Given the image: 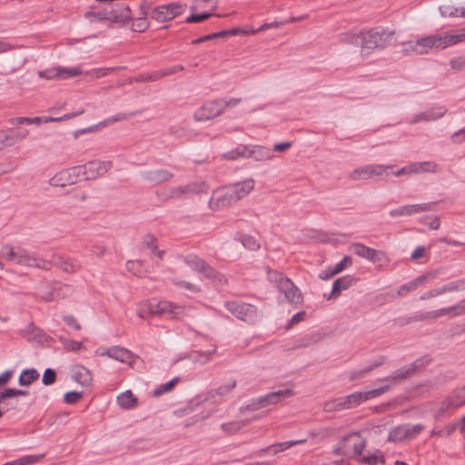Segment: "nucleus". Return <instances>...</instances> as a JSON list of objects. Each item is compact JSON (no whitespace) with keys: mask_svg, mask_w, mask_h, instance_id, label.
<instances>
[{"mask_svg":"<svg viewBox=\"0 0 465 465\" xmlns=\"http://www.w3.org/2000/svg\"><path fill=\"white\" fill-rule=\"evenodd\" d=\"M413 166H416L417 171L415 173H437L439 171V165L434 162H416L412 163Z\"/></svg>","mask_w":465,"mask_h":465,"instance_id":"ea45409f","label":"nucleus"},{"mask_svg":"<svg viewBox=\"0 0 465 465\" xmlns=\"http://www.w3.org/2000/svg\"><path fill=\"white\" fill-rule=\"evenodd\" d=\"M428 363L427 360L419 359L412 362L410 366L401 367L397 371H393L391 375L385 377L382 381H390L391 384H397L401 381L411 377L420 368L425 366Z\"/></svg>","mask_w":465,"mask_h":465,"instance_id":"2eb2a0df","label":"nucleus"},{"mask_svg":"<svg viewBox=\"0 0 465 465\" xmlns=\"http://www.w3.org/2000/svg\"><path fill=\"white\" fill-rule=\"evenodd\" d=\"M395 41V33L381 27L363 29L352 39V44L361 46L362 56H368L376 50H383Z\"/></svg>","mask_w":465,"mask_h":465,"instance_id":"f257e3e1","label":"nucleus"},{"mask_svg":"<svg viewBox=\"0 0 465 465\" xmlns=\"http://www.w3.org/2000/svg\"><path fill=\"white\" fill-rule=\"evenodd\" d=\"M305 441H306V440L302 439V440H287V441L276 442V443H273V444L268 446L267 448L259 450L256 452V455L262 456L266 451H269V452H271L272 454L274 455V454L282 452V451L288 450L291 447L296 446L298 444H302V443H303Z\"/></svg>","mask_w":465,"mask_h":465,"instance_id":"c756f323","label":"nucleus"},{"mask_svg":"<svg viewBox=\"0 0 465 465\" xmlns=\"http://www.w3.org/2000/svg\"><path fill=\"white\" fill-rule=\"evenodd\" d=\"M267 274L269 281L279 290L282 288V282L283 281L290 280L289 278L283 276L282 272L273 270H269Z\"/></svg>","mask_w":465,"mask_h":465,"instance_id":"8fccbe9b","label":"nucleus"},{"mask_svg":"<svg viewBox=\"0 0 465 465\" xmlns=\"http://www.w3.org/2000/svg\"><path fill=\"white\" fill-rule=\"evenodd\" d=\"M178 381H179V378L178 377H174L173 379L170 380L169 381L158 385L153 390V395L154 396H160V395H163V394L170 391L174 387V385L176 384V382Z\"/></svg>","mask_w":465,"mask_h":465,"instance_id":"de8ad7c7","label":"nucleus"},{"mask_svg":"<svg viewBox=\"0 0 465 465\" xmlns=\"http://www.w3.org/2000/svg\"><path fill=\"white\" fill-rule=\"evenodd\" d=\"M84 16L89 19L90 21L98 20V21H104V20H109L112 21V17L109 12V8L106 7L104 10L100 11H94L90 10L87 11L84 14Z\"/></svg>","mask_w":465,"mask_h":465,"instance_id":"a19ab883","label":"nucleus"},{"mask_svg":"<svg viewBox=\"0 0 465 465\" xmlns=\"http://www.w3.org/2000/svg\"><path fill=\"white\" fill-rule=\"evenodd\" d=\"M183 66L181 65V64H177V65H173V66H169V67H166V68L159 70L156 73V76L155 77H151V79L154 80V79H156L158 77H163V76L170 75V74H175V73L183 71Z\"/></svg>","mask_w":465,"mask_h":465,"instance_id":"864d4df0","label":"nucleus"},{"mask_svg":"<svg viewBox=\"0 0 465 465\" xmlns=\"http://www.w3.org/2000/svg\"><path fill=\"white\" fill-rule=\"evenodd\" d=\"M59 340L63 344L64 350H66L67 351L75 352L83 348V342L81 341H74L64 337H60Z\"/></svg>","mask_w":465,"mask_h":465,"instance_id":"49530a36","label":"nucleus"},{"mask_svg":"<svg viewBox=\"0 0 465 465\" xmlns=\"http://www.w3.org/2000/svg\"><path fill=\"white\" fill-rule=\"evenodd\" d=\"M71 292L72 287L70 285L62 282H54L50 287V291L41 294V299L45 302H51L64 298L70 295Z\"/></svg>","mask_w":465,"mask_h":465,"instance_id":"4be33fe9","label":"nucleus"},{"mask_svg":"<svg viewBox=\"0 0 465 465\" xmlns=\"http://www.w3.org/2000/svg\"><path fill=\"white\" fill-rule=\"evenodd\" d=\"M144 180L153 184H158L169 181L173 177V173L165 169H155L142 173Z\"/></svg>","mask_w":465,"mask_h":465,"instance_id":"c85d7f7f","label":"nucleus"},{"mask_svg":"<svg viewBox=\"0 0 465 465\" xmlns=\"http://www.w3.org/2000/svg\"><path fill=\"white\" fill-rule=\"evenodd\" d=\"M392 166L389 164H367L354 169L350 178L354 181L367 180L372 177H386Z\"/></svg>","mask_w":465,"mask_h":465,"instance_id":"423d86ee","label":"nucleus"},{"mask_svg":"<svg viewBox=\"0 0 465 465\" xmlns=\"http://www.w3.org/2000/svg\"><path fill=\"white\" fill-rule=\"evenodd\" d=\"M100 356H106L123 363H131L133 361L134 354L131 351L121 347L113 346L99 353Z\"/></svg>","mask_w":465,"mask_h":465,"instance_id":"5701e85b","label":"nucleus"},{"mask_svg":"<svg viewBox=\"0 0 465 465\" xmlns=\"http://www.w3.org/2000/svg\"><path fill=\"white\" fill-rule=\"evenodd\" d=\"M83 176L84 180L95 179L98 176L105 174L112 167L111 161H91L84 165Z\"/></svg>","mask_w":465,"mask_h":465,"instance_id":"6ab92c4d","label":"nucleus"},{"mask_svg":"<svg viewBox=\"0 0 465 465\" xmlns=\"http://www.w3.org/2000/svg\"><path fill=\"white\" fill-rule=\"evenodd\" d=\"M185 10V5L179 3H170L155 7L152 13V19L158 23H164L181 15Z\"/></svg>","mask_w":465,"mask_h":465,"instance_id":"6e6552de","label":"nucleus"},{"mask_svg":"<svg viewBox=\"0 0 465 465\" xmlns=\"http://www.w3.org/2000/svg\"><path fill=\"white\" fill-rule=\"evenodd\" d=\"M72 378L82 386H88L92 382L91 371L82 365L75 368Z\"/></svg>","mask_w":465,"mask_h":465,"instance_id":"f704fd0d","label":"nucleus"},{"mask_svg":"<svg viewBox=\"0 0 465 465\" xmlns=\"http://www.w3.org/2000/svg\"><path fill=\"white\" fill-rule=\"evenodd\" d=\"M207 190L205 183H191L184 186H178L172 190V197H180L183 194L203 193Z\"/></svg>","mask_w":465,"mask_h":465,"instance_id":"7c9ffc66","label":"nucleus"},{"mask_svg":"<svg viewBox=\"0 0 465 465\" xmlns=\"http://www.w3.org/2000/svg\"><path fill=\"white\" fill-rule=\"evenodd\" d=\"M29 134V131L25 128H17L12 130L9 134L0 132V149L5 146H11L19 141L25 139Z\"/></svg>","mask_w":465,"mask_h":465,"instance_id":"b1692460","label":"nucleus"},{"mask_svg":"<svg viewBox=\"0 0 465 465\" xmlns=\"http://www.w3.org/2000/svg\"><path fill=\"white\" fill-rule=\"evenodd\" d=\"M425 280L426 276L421 275L407 283L402 284L400 286L397 292L398 295L401 297L407 295L410 292L416 290L420 285H421Z\"/></svg>","mask_w":465,"mask_h":465,"instance_id":"c9c22d12","label":"nucleus"},{"mask_svg":"<svg viewBox=\"0 0 465 465\" xmlns=\"http://www.w3.org/2000/svg\"><path fill=\"white\" fill-rule=\"evenodd\" d=\"M224 110L223 100L205 102L195 113L197 121H207L220 115Z\"/></svg>","mask_w":465,"mask_h":465,"instance_id":"4468645a","label":"nucleus"},{"mask_svg":"<svg viewBox=\"0 0 465 465\" xmlns=\"http://www.w3.org/2000/svg\"><path fill=\"white\" fill-rule=\"evenodd\" d=\"M56 373L55 371L51 369L47 368L45 369L43 377H42V382L45 385H51L55 381Z\"/></svg>","mask_w":465,"mask_h":465,"instance_id":"bf43d9fd","label":"nucleus"},{"mask_svg":"<svg viewBox=\"0 0 465 465\" xmlns=\"http://www.w3.org/2000/svg\"><path fill=\"white\" fill-rule=\"evenodd\" d=\"M460 279L444 284L445 293L463 291Z\"/></svg>","mask_w":465,"mask_h":465,"instance_id":"e2e57ef3","label":"nucleus"},{"mask_svg":"<svg viewBox=\"0 0 465 465\" xmlns=\"http://www.w3.org/2000/svg\"><path fill=\"white\" fill-rule=\"evenodd\" d=\"M350 263H351V258L349 256H345L339 262L330 267L332 269V273L337 274L342 272Z\"/></svg>","mask_w":465,"mask_h":465,"instance_id":"052dcab7","label":"nucleus"},{"mask_svg":"<svg viewBox=\"0 0 465 465\" xmlns=\"http://www.w3.org/2000/svg\"><path fill=\"white\" fill-rule=\"evenodd\" d=\"M247 152V145L240 144L235 149L224 153L223 157L227 160H237L239 158H245Z\"/></svg>","mask_w":465,"mask_h":465,"instance_id":"c03bdc74","label":"nucleus"},{"mask_svg":"<svg viewBox=\"0 0 465 465\" xmlns=\"http://www.w3.org/2000/svg\"><path fill=\"white\" fill-rule=\"evenodd\" d=\"M442 316H447V310L445 308L427 312L424 314L415 316V320H427V319H434V318H440Z\"/></svg>","mask_w":465,"mask_h":465,"instance_id":"603ef678","label":"nucleus"},{"mask_svg":"<svg viewBox=\"0 0 465 465\" xmlns=\"http://www.w3.org/2000/svg\"><path fill=\"white\" fill-rule=\"evenodd\" d=\"M28 391L18 390L15 388L5 389L4 391L0 393V403L5 399L15 398L17 396H26Z\"/></svg>","mask_w":465,"mask_h":465,"instance_id":"3c124183","label":"nucleus"},{"mask_svg":"<svg viewBox=\"0 0 465 465\" xmlns=\"http://www.w3.org/2000/svg\"><path fill=\"white\" fill-rule=\"evenodd\" d=\"M435 203H423L415 204H406L390 211L391 217L411 216L420 213H426L433 210Z\"/></svg>","mask_w":465,"mask_h":465,"instance_id":"a211bd4d","label":"nucleus"},{"mask_svg":"<svg viewBox=\"0 0 465 465\" xmlns=\"http://www.w3.org/2000/svg\"><path fill=\"white\" fill-rule=\"evenodd\" d=\"M354 282V278L351 275H344L335 280L332 283V291L331 296L340 295L344 290L350 288Z\"/></svg>","mask_w":465,"mask_h":465,"instance_id":"72a5a7b5","label":"nucleus"},{"mask_svg":"<svg viewBox=\"0 0 465 465\" xmlns=\"http://www.w3.org/2000/svg\"><path fill=\"white\" fill-rule=\"evenodd\" d=\"M436 48L445 49L465 41V30L447 31L442 35H435Z\"/></svg>","mask_w":465,"mask_h":465,"instance_id":"412c9836","label":"nucleus"},{"mask_svg":"<svg viewBox=\"0 0 465 465\" xmlns=\"http://www.w3.org/2000/svg\"><path fill=\"white\" fill-rule=\"evenodd\" d=\"M48 262H50V268L52 265H54L66 272H74L80 267V262L78 261L65 259L57 254H53Z\"/></svg>","mask_w":465,"mask_h":465,"instance_id":"cd10ccee","label":"nucleus"},{"mask_svg":"<svg viewBox=\"0 0 465 465\" xmlns=\"http://www.w3.org/2000/svg\"><path fill=\"white\" fill-rule=\"evenodd\" d=\"M135 115L134 113H128V114H125V113H121V114H114L107 119H105L104 121H103L100 124L102 125H107V124H114V123H116V122H120V121H123V120H125L131 116H134Z\"/></svg>","mask_w":465,"mask_h":465,"instance_id":"5fc2aeb1","label":"nucleus"},{"mask_svg":"<svg viewBox=\"0 0 465 465\" xmlns=\"http://www.w3.org/2000/svg\"><path fill=\"white\" fill-rule=\"evenodd\" d=\"M42 123V119L39 116L36 117H16L13 120V124H40Z\"/></svg>","mask_w":465,"mask_h":465,"instance_id":"13d9d810","label":"nucleus"},{"mask_svg":"<svg viewBox=\"0 0 465 465\" xmlns=\"http://www.w3.org/2000/svg\"><path fill=\"white\" fill-rule=\"evenodd\" d=\"M116 401L121 408L128 410L134 406L136 399L131 391H125L117 396Z\"/></svg>","mask_w":465,"mask_h":465,"instance_id":"4c0bfd02","label":"nucleus"},{"mask_svg":"<svg viewBox=\"0 0 465 465\" xmlns=\"http://www.w3.org/2000/svg\"><path fill=\"white\" fill-rule=\"evenodd\" d=\"M235 202V197L230 186H228L215 190L209 200V205L212 209L218 210L228 207Z\"/></svg>","mask_w":465,"mask_h":465,"instance_id":"dca6fc26","label":"nucleus"},{"mask_svg":"<svg viewBox=\"0 0 465 465\" xmlns=\"http://www.w3.org/2000/svg\"><path fill=\"white\" fill-rule=\"evenodd\" d=\"M365 444V440L359 432H351L339 441L334 452L344 457H359L361 455Z\"/></svg>","mask_w":465,"mask_h":465,"instance_id":"7ed1b4c3","label":"nucleus"},{"mask_svg":"<svg viewBox=\"0 0 465 465\" xmlns=\"http://www.w3.org/2000/svg\"><path fill=\"white\" fill-rule=\"evenodd\" d=\"M350 252L371 262H381L386 259V255L383 252L377 251L360 242L352 243L350 246Z\"/></svg>","mask_w":465,"mask_h":465,"instance_id":"f3484780","label":"nucleus"},{"mask_svg":"<svg viewBox=\"0 0 465 465\" xmlns=\"http://www.w3.org/2000/svg\"><path fill=\"white\" fill-rule=\"evenodd\" d=\"M21 336L30 342L40 343L43 341L44 333L41 329L36 327L34 323L28 324L21 331Z\"/></svg>","mask_w":465,"mask_h":465,"instance_id":"473e14b6","label":"nucleus"},{"mask_svg":"<svg viewBox=\"0 0 465 465\" xmlns=\"http://www.w3.org/2000/svg\"><path fill=\"white\" fill-rule=\"evenodd\" d=\"M225 308L236 318L247 323H254L259 315L254 305L238 301H231L225 303Z\"/></svg>","mask_w":465,"mask_h":465,"instance_id":"39448f33","label":"nucleus"},{"mask_svg":"<svg viewBox=\"0 0 465 465\" xmlns=\"http://www.w3.org/2000/svg\"><path fill=\"white\" fill-rule=\"evenodd\" d=\"M108 8L112 21L125 22L130 20L132 17L131 8L124 3L110 4Z\"/></svg>","mask_w":465,"mask_h":465,"instance_id":"a878e982","label":"nucleus"},{"mask_svg":"<svg viewBox=\"0 0 465 465\" xmlns=\"http://www.w3.org/2000/svg\"><path fill=\"white\" fill-rule=\"evenodd\" d=\"M292 394L293 392L291 389H284L272 391L263 396H260L257 399H253L252 402L251 403V408L252 410H258L272 404H276L282 401L283 399L291 397Z\"/></svg>","mask_w":465,"mask_h":465,"instance_id":"9b49d317","label":"nucleus"},{"mask_svg":"<svg viewBox=\"0 0 465 465\" xmlns=\"http://www.w3.org/2000/svg\"><path fill=\"white\" fill-rule=\"evenodd\" d=\"M254 183V180L249 178L230 186L232 194L235 197V201L237 202L244 198L246 195H248L250 192L253 189Z\"/></svg>","mask_w":465,"mask_h":465,"instance_id":"2f4dec72","label":"nucleus"},{"mask_svg":"<svg viewBox=\"0 0 465 465\" xmlns=\"http://www.w3.org/2000/svg\"><path fill=\"white\" fill-rule=\"evenodd\" d=\"M447 113V109L443 105L433 106L424 111V115L428 117L426 122L435 121L441 118Z\"/></svg>","mask_w":465,"mask_h":465,"instance_id":"58836bf2","label":"nucleus"},{"mask_svg":"<svg viewBox=\"0 0 465 465\" xmlns=\"http://www.w3.org/2000/svg\"><path fill=\"white\" fill-rule=\"evenodd\" d=\"M38 378L39 373L35 369H25L21 372L18 379V383L21 386H28L35 381Z\"/></svg>","mask_w":465,"mask_h":465,"instance_id":"e433bc0d","label":"nucleus"},{"mask_svg":"<svg viewBox=\"0 0 465 465\" xmlns=\"http://www.w3.org/2000/svg\"><path fill=\"white\" fill-rule=\"evenodd\" d=\"M211 15H212V14L208 13V12H204L202 14L191 15L185 19V22L189 23V24L200 23V22H203V21L208 19Z\"/></svg>","mask_w":465,"mask_h":465,"instance_id":"0e129e2a","label":"nucleus"},{"mask_svg":"<svg viewBox=\"0 0 465 465\" xmlns=\"http://www.w3.org/2000/svg\"><path fill=\"white\" fill-rule=\"evenodd\" d=\"M83 396L82 392L68 391L64 394V401L67 404H74L77 402Z\"/></svg>","mask_w":465,"mask_h":465,"instance_id":"69168bd1","label":"nucleus"},{"mask_svg":"<svg viewBox=\"0 0 465 465\" xmlns=\"http://www.w3.org/2000/svg\"><path fill=\"white\" fill-rule=\"evenodd\" d=\"M16 264L26 266V267H34L42 270H50V262L48 260L40 258L29 251L18 248V256Z\"/></svg>","mask_w":465,"mask_h":465,"instance_id":"ddd939ff","label":"nucleus"},{"mask_svg":"<svg viewBox=\"0 0 465 465\" xmlns=\"http://www.w3.org/2000/svg\"><path fill=\"white\" fill-rule=\"evenodd\" d=\"M442 17L458 18L460 16V7H456L450 5H444L439 8Z\"/></svg>","mask_w":465,"mask_h":465,"instance_id":"a18cd8bd","label":"nucleus"},{"mask_svg":"<svg viewBox=\"0 0 465 465\" xmlns=\"http://www.w3.org/2000/svg\"><path fill=\"white\" fill-rule=\"evenodd\" d=\"M442 294H445V290H444V286L442 285L441 287H439V288H435V289H432V290H430L426 292H424L420 297V300H429L430 298H434V297H437V296H440V295H442Z\"/></svg>","mask_w":465,"mask_h":465,"instance_id":"680f3d73","label":"nucleus"},{"mask_svg":"<svg viewBox=\"0 0 465 465\" xmlns=\"http://www.w3.org/2000/svg\"><path fill=\"white\" fill-rule=\"evenodd\" d=\"M83 166H74L68 169H64L57 173L54 176L50 179V183L53 186L64 187L67 184H74L84 180Z\"/></svg>","mask_w":465,"mask_h":465,"instance_id":"0eeeda50","label":"nucleus"},{"mask_svg":"<svg viewBox=\"0 0 465 465\" xmlns=\"http://www.w3.org/2000/svg\"><path fill=\"white\" fill-rule=\"evenodd\" d=\"M43 457H44V454L26 455V456L21 457L18 460H15V462L17 465H30V464L38 462Z\"/></svg>","mask_w":465,"mask_h":465,"instance_id":"6e6d98bb","label":"nucleus"},{"mask_svg":"<svg viewBox=\"0 0 465 465\" xmlns=\"http://www.w3.org/2000/svg\"><path fill=\"white\" fill-rule=\"evenodd\" d=\"M447 317L455 318L465 314V298L452 306L446 307Z\"/></svg>","mask_w":465,"mask_h":465,"instance_id":"37998d69","label":"nucleus"},{"mask_svg":"<svg viewBox=\"0 0 465 465\" xmlns=\"http://www.w3.org/2000/svg\"><path fill=\"white\" fill-rule=\"evenodd\" d=\"M38 76L46 80L59 78L58 66L38 71Z\"/></svg>","mask_w":465,"mask_h":465,"instance_id":"4d7b16f0","label":"nucleus"},{"mask_svg":"<svg viewBox=\"0 0 465 465\" xmlns=\"http://www.w3.org/2000/svg\"><path fill=\"white\" fill-rule=\"evenodd\" d=\"M151 314H166L171 318L176 319L183 315L184 308L168 301L152 300L148 305Z\"/></svg>","mask_w":465,"mask_h":465,"instance_id":"1a4fd4ad","label":"nucleus"},{"mask_svg":"<svg viewBox=\"0 0 465 465\" xmlns=\"http://www.w3.org/2000/svg\"><path fill=\"white\" fill-rule=\"evenodd\" d=\"M465 406V385L455 388L441 402L435 412L436 419L450 415L457 409Z\"/></svg>","mask_w":465,"mask_h":465,"instance_id":"20e7f679","label":"nucleus"},{"mask_svg":"<svg viewBox=\"0 0 465 465\" xmlns=\"http://www.w3.org/2000/svg\"><path fill=\"white\" fill-rule=\"evenodd\" d=\"M390 389L391 385L386 384L367 391H356L345 397H339L326 402L324 409L328 411L353 409L366 401L377 398L384 394Z\"/></svg>","mask_w":465,"mask_h":465,"instance_id":"f03ea898","label":"nucleus"},{"mask_svg":"<svg viewBox=\"0 0 465 465\" xmlns=\"http://www.w3.org/2000/svg\"><path fill=\"white\" fill-rule=\"evenodd\" d=\"M236 387V381H232L231 382L227 384L221 385L219 388L216 389V393L218 395H225L232 391Z\"/></svg>","mask_w":465,"mask_h":465,"instance_id":"774afa93","label":"nucleus"},{"mask_svg":"<svg viewBox=\"0 0 465 465\" xmlns=\"http://www.w3.org/2000/svg\"><path fill=\"white\" fill-rule=\"evenodd\" d=\"M113 71V68H94L88 72H85V74L90 76L93 79H97L104 77L109 74V72ZM59 78L61 79H70L78 75L84 74L82 70L81 66L75 67H63L58 66Z\"/></svg>","mask_w":465,"mask_h":465,"instance_id":"9d476101","label":"nucleus"},{"mask_svg":"<svg viewBox=\"0 0 465 465\" xmlns=\"http://www.w3.org/2000/svg\"><path fill=\"white\" fill-rule=\"evenodd\" d=\"M183 262L192 270L203 274V276L206 278L214 279L216 277V271L210 267L203 259L194 254L184 256Z\"/></svg>","mask_w":465,"mask_h":465,"instance_id":"aec40b11","label":"nucleus"},{"mask_svg":"<svg viewBox=\"0 0 465 465\" xmlns=\"http://www.w3.org/2000/svg\"><path fill=\"white\" fill-rule=\"evenodd\" d=\"M279 291L284 294L290 303L301 304L302 302V292L291 280L283 281L282 282V288Z\"/></svg>","mask_w":465,"mask_h":465,"instance_id":"393cba45","label":"nucleus"},{"mask_svg":"<svg viewBox=\"0 0 465 465\" xmlns=\"http://www.w3.org/2000/svg\"><path fill=\"white\" fill-rule=\"evenodd\" d=\"M0 256L13 263L17 262L18 248L15 249L9 244L4 245L0 251Z\"/></svg>","mask_w":465,"mask_h":465,"instance_id":"79ce46f5","label":"nucleus"},{"mask_svg":"<svg viewBox=\"0 0 465 465\" xmlns=\"http://www.w3.org/2000/svg\"><path fill=\"white\" fill-rule=\"evenodd\" d=\"M273 157L272 150L262 145H247L245 158L255 161H267Z\"/></svg>","mask_w":465,"mask_h":465,"instance_id":"bb28decb","label":"nucleus"},{"mask_svg":"<svg viewBox=\"0 0 465 465\" xmlns=\"http://www.w3.org/2000/svg\"><path fill=\"white\" fill-rule=\"evenodd\" d=\"M415 171H417L416 166H413V164L411 163V164L403 166L402 168L394 172L393 174L396 177H399L401 175H411V174H415V173H414Z\"/></svg>","mask_w":465,"mask_h":465,"instance_id":"338daca9","label":"nucleus"},{"mask_svg":"<svg viewBox=\"0 0 465 465\" xmlns=\"http://www.w3.org/2000/svg\"><path fill=\"white\" fill-rule=\"evenodd\" d=\"M240 241L246 249L251 251H256L260 248L259 242L252 235L243 234L240 237Z\"/></svg>","mask_w":465,"mask_h":465,"instance_id":"09e8293b","label":"nucleus"},{"mask_svg":"<svg viewBox=\"0 0 465 465\" xmlns=\"http://www.w3.org/2000/svg\"><path fill=\"white\" fill-rule=\"evenodd\" d=\"M402 45L405 46L404 52L408 54H427L431 48H436L435 35L419 38L416 42H403Z\"/></svg>","mask_w":465,"mask_h":465,"instance_id":"f8f14e48","label":"nucleus"}]
</instances>
